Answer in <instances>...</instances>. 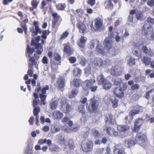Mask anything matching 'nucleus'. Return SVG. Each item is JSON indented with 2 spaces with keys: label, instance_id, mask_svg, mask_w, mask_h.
Returning <instances> with one entry per match:
<instances>
[{
  "label": "nucleus",
  "instance_id": "25",
  "mask_svg": "<svg viewBox=\"0 0 154 154\" xmlns=\"http://www.w3.org/2000/svg\"><path fill=\"white\" fill-rule=\"evenodd\" d=\"M35 51V48H31L29 45H27L26 48V56H27L28 57H30L31 54Z\"/></svg>",
  "mask_w": 154,
  "mask_h": 154
},
{
  "label": "nucleus",
  "instance_id": "9",
  "mask_svg": "<svg viewBox=\"0 0 154 154\" xmlns=\"http://www.w3.org/2000/svg\"><path fill=\"white\" fill-rule=\"evenodd\" d=\"M33 25L35 26V29L33 27L29 28L30 32L32 33V36H36L38 33L41 34L42 32V31L39 28L38 22L37 21H34Z\"/></svg>",
  "mask_w": 154,
  "mask_h": 154
},
{
  "label": "nucleus",
  "instance_id": "63",
  "mask_svg": "<svg viewBox=\"0 0 154 154\" xmlns=\"http://www.w3.org/2000/svg\"><path fill=\"white\" fill-rule=\"evenodd\" d=\"M147 5L151 7L154 6V0H149L147 2Z\"/></svg>",
  "mask_w": 154,
  "mask_h": 154
},
{
  "label": "nucleus",
  "instance_id": "39",
  "mask_svg": "<svg viewBox=\"0 0 154 154\" xmlns=\"http://www.w3.org/2000/svg\"><path fill=\"white\" fill-rule=\"evenodd\" d=\"M95 26L97 29H99L102 26L103 23L100 19H96L95 20Z\"/></svg>",
  "mask_w": 154,
  "mask_h": 154
},
{
  "label": "nucleus",
  "instance_id": "49",
  "mask_svg": "<svg viewBox=\"0 0 154 154\" xmlns=\"http://www.w3.org/2000/svg\"><path fill=\"white\" fill-rule=\"evenodd\" d=\"M140 88V86L137 84H133L131 87V89L133 91H137Z\"/></svg>",
  "mask_w": 154,
  "mask_h": 154
},
{
  "label": "nucleus",
  "instance_id": "32",
  "mask_svg": "<svg viewBox=\"0 0 154 154\" xmlns=\"http://www.w3.org/2000/svg\"><path fill=\"white\" fill-rule=\"evenodd\" d=\"M74 76L75 77L80 76L81 74L82 70L79 68H75L72 70Z\"/></svg>",
  "mask_w": 154,
  "mask_h": 154
},
{
  "label": "nucleus",
  "instance_id": "7",
  "mask_svg": "<svg viewBox=\"0 0 154 154\" xmlns=\"http://www.w3.org/2000/svg\"><path fill=\"white\" fill-rule=\"evenodd\" d=\"M93 145L92 141L90 140L86 142L85 141H82L81 143V146L84 152H88L92 150Z\"/></svg>",
  "mask_w": 154,
  "mask_h": 154
},
{
  "label": "nucleus",
  "instance_id": "20",
  "mask_svg": "<svg viewBox=\"0 0 154 154\" xmlns=\"http://www.w3.org/2000/svg\"><path fill=\"white\" fill-rule=\"evenodd\" d=\"M48 3L46 2L45 0H43L41 2L40 8L44 12L45 14L46 11L48 10Z\"/></svg>",
  "mask_w": 154,
  "mask_h": 154
},
{
  "label": "nucleus",
  "instance_id": "8",
  "mask_svg": "<svg viewBox=\"0 0 154 154\" xmlns=\"http://www.w3.org/2000/svg\"><path fill=\"white\" fill-rule=\"evenodd\" d=\"M52 16L53 17L52 20V28H56L57 29L60 24V23H58V21L60 20H61V18L60 16L57 13H53L52 14Z\"/></svg>",
  "mask_w": 154,
  "mask_h": 154
},
{
  "label": "nucleus",
  "instance_id": "5",
  "mask_svg": "<svg viewBox=\"0 0 154 154\" xmlns=\"http://www.w3.org/2000/svg\"><path fill=\"white\" fill-rule=\"evenodd\" d=\"M127 85L126 83H123L122 87H116L113 90V93L115 96L119 99L123 97L124 96V91L127 89Z\"/></svg>",
  "mask_w": 154,
  "mask_h": 154
},
{
  "label": "nucleus",
  "instance_id": "3",
  "mask_svg": "<svg viewBox=\"0 0 154 154\" xmlns=\"http://www.w3.org/2000/svg\"><path fill=\"white\" fill-rule=\"evenodd\" d=\"M151 30H152V26H150L149 24L145 23L143 27L142 32L145 35L146 38L150 41H154V32H152L150 33V35L149 36V32Z\"/></svg>",
  "mask_w": 154,
  "mask_h": 154
},
{
  "label": "nucleus",
  "instance_id": "4",
  "mask_svg": "<svg viewBox=\"0 0 154 154\" xmlns=\"http://www.w3.org/2000/svg\"><path fill=\"white\" fill-rule=\"evenodd\" d=\"M99 106L98 101L94 98H92L90 100L87 108L90 112L96 113L98 112Z\"/></svg>",
  "mask_w": 154,
  "mask_h": 154
},
{
  "label": "nucleus",
  "instance_id": "19",
  "mask_svg": "<svg viewBox=\"0 0 154 154\" xmlns=\"http://www.w3.org/2000/svg\"><path fill=\"white\" fill-rule=\"evenodd\" d=\"M58 87L60 89L63 88L65 86V80L64 78H59L57 82Z\"/></svg>",
  "mask_w": 154,
  "mask_h": 154
},
{
  "label": "nucleus",
  "instance_id": "40",
  "mask_svg": "<svg viewBox=\"0 0 154 154\" xmlns=\"http://www.w3.org/2000/svg\"><path fill=\"white\" fill-rule=\"evenodd\" d=\"M51 67L52 70L54 71L56 70L58 68V64L55 61H51Z\"/></svg>",
  "mask_w": 154,
  "mask_h": 154
},
{
  "label": "nucleus",
  "instance_id": "53",
  "mask_svg": "<svg viewBox=\"0 0 154 154\" xmlns=\"http://www.w3.org/2000/svg\"><path fill=\"white\" fill-rule=\"evenodd\" d=\"M49 149L51 150L52 152H55L57 151L58 149V146H57L55 145H51L50 146H49Z\"/></svg>",
  "mask_w": 154,
  "mask_h": 154
},
{
  "label": "nucleus",
  "instance_id": "34",
  "mask_svg": "<svg viewBox=\"0 0 154 154\" xmlns=\"http://www.w3.org/2000/svg\"><path fill=\"white\" fill-rule=\"evenodd\" d=\"M117 130L120 132H124L129 129V127L126 125H119L117 126Z\"/></svg>",
  "mask_w": 154,
  "mask_h": 154
},
{
  "label": "nucleus",
  "instance_id": "55",
  "mask_svg": "<svg viewBox=\"0 0 154 154\" xmlns=\"http://www.w3.org/2000/svg\"><path fill=\"white\" fill-rule=\"evenodd\" d=\"M154 89H151L149 91H147L145 96V97L148 100L149 97H150V93H152L154 91Z\"/></svg>",
  "mask_w": 154,
  "mask_h": 154
},
{
  "label": "nucleus",
  "instance_id": "59",
  "mask_svg": "<svg viewBox=\"0 0 154 154\" xmlns=\"http://www.w3.org/2000/svg\"><path fill=\"white\" fill-rule=\"evenodd\" d=\"M96 0H88L87 2L88 4L89 5L91 6H93L95 4Z\"/></svg>",
  "mask_w": 154,
  "mask_h": 154
},
{
  "label": "nucleus",
  "instance_id": "37",
  "mask_svg": "<svg viewBox=\"0 0 154 154\" xmlns=\"http://www.w3.org/2000/svg\"><path fill=\"white\" fill-rule=\"evenodd\" d=\"M91 132L93 136L95 138H99L100 136V134L99 131L94 129H93L91 130Z\"/></svg>",
  "mask_w": 154,
  "mask_h": 154
},
{
  "label": "nucleus",
  "instance_id": "29",
  "mask_svg": "<svg viewBox=\"0 0 154 154\" xmlns=\"http://www.w3.org/2000/svg\"><path fill=\"white\" fill-rule=\"evenodd\" d=\"M137 108L138 109L137 110H133L131 111L130 112L131 116H134L135 115L139 113L140 112H143V107L142 106H139Z\"/></svg>",
  "mask_w": 154,
  "mask_h": 154
},
{
  "label": "nucleus",
  "instance_id": "23",
  "mask_svg": "<svg viewBox=\"0 0 154 154\" xmlns=\"http://www.w3.org/2000/svg\"><path fill=\"white\" fill-rule=\"evenodd\" d=\"M113 129L114 128L107 126L106 124H105L103 130L106 132L108 135L110 136H112Z\"/></svg>",
  "mask_w": 154,
  "mask_h": 154
},
{
  "label": "nucleus",
  "instance_id": "17",
  "mask_svg": "<svg viewBox=\"0 0 154 154\" xmlns=\"http://www.w3.org/2000/svg\"><path fill=\"white\" fill-rule=\"evenodd\" d=\"M78 112L81 113L82 117H84L85 119L86 117V112L84 105L81 104L78 106Z\"/></svg>",
  "mask_w": 154,
  "mask_h": 154
},
{
  "label": "nucleus",
  "instance_id": "54",
  "mask_svg": "<svg viewBox=\"0 0 154 154\" xmlns=\"http://www.w3.org/2000/svg\"><path fill=\"white\" fill-rule=\"evenodd\" d=\"M49 33H48L47 30H45L43 31L42 35H41V37L44 39H46L47 38V35H48Z\"/></svg>",
  "mask_w": 154,
  "mask_h": 154
},
{
  "label": "nucleus",
  "instance_id": "36",
  "mask_svg": "<svg viewBox=\"0 0 154 154\" xmlns=\"http://www.w3.org/2000/svg\"><path fill=\"white\" fill-rule=\"evenodd\" d=\"M105 48H103L102 45H100V43L97 46L96 50L99 53L101 54H104L105 52Z\"/></svg>",
  "mask_w": 154,
  "mask_h": 154
},
{
  "label": "nucleus",
  "instance_id": "64",
  "mask_svg": "<svg viewBox=\"0 0 154 154\" xmlns=\"http://www.w3.org/2000/svg\"><path fill=\"white\" fill-rule=\"evenodd\" d=\"M110 60L109 59H106L103 62V65L106 66H108L110 64Z\"/></svg>",
  "mask_w": 154,
  "mask_h": 154
},
{
  "label": "nucleus",
  "instance_id": "21",
  "mask_svg": "<svg viewBox=\"0 0 154 154\" xmlns=\"http://www.w3.org/2000/svg\"><path fill=\"white\" fill-rule=\"evenodd\" d=\"M78 28L79 29V32L81 33H84L86 30V26L83 23L79 22L77 24Z\"/></svg>",
  "mask_w": 154,
  "mask_h": 154
},
{
  "label": "nucleus",
  "instance_id": "26",
  "mask_svg": "<svg viewBox=\"0 0 154 154\" xmlns=\"http://www.w3.org/2000/svg\"><path fill=\"white\" fill-rule=\"evenodd\" d=\"M86 39L85 38L84 36H82L80 38L79 41L78 43V45L81 48H84L86 42Z\"/></svg>",
  "mask_w": 154,
  "mask_h": 154
},
{
  "label": "nucleus",
  "instance_id": "46",
  "mask_svg": "<svg viewBox=\"0 0 154 154\" xmlns=\"http://www.w3.org/2000/svg\"><path fill=\"white\" fill-rule=\"evenodd\" d=\"M111 100L113 107L114 108L117 107L118 106V100L115 98L114 99H111Z\"/></svg>",
  "mask_w": 154,
  "mask_h": 154
},
{
  "label": "nucleus",
  "instance_id": "47",
  "mask_svg": "<svg viewBox=\"0 0 154 154\" xmlns=\"http://www.w3.org/2000/svg\"><path fill=\"white\" fill-rule=\"evenodd\" d=\"M91 43L90 48L91 49L94 48L95 47V45H97V46L100 43L96 39L91 41Z\"/></svg>",
  "mask_w": 154,
  "mask_h": 154
},
{
  "label": "nucleus",
  "instance_id": "48",
  "mask_svg": "<svg viewBox=\"0 0 154 154\" xmlns=\"http://www.w3.org/2000/svg\"><path fill=\"white\" fill-rule=\"evenodd\" d=\"M53 56L55 60L58 62L59 61L60 63H61V61H60L61 59V57L58 53H54L53 54Z\"/></svg>",
  "mask_w": 154,
  "mask_h": 154
},
{
  "label": "nucleus",
  "instance_id": "31",
  "mask_svg": "<svg viewBox=\"0 0 154 154\" xmlns=\"http://www.w3.org/2000/svg\"><path fill=\"white\" fill-rule=\"evenodd\" d=\"M53 116L57 119H61L63 116V114L59 111H55L53 113Z\"/></svg>",
  "mask_w": 154,
  "mask_h": 154
},
{
  "label": "nucleus",
  "instance_id": "57",
  "mask_svg": "<svg viewBox=\"0 0 154 154\" xmlns=\"http://www.w3.org/2000/svg\"><path fill=\"white\" fill-rule=\"evenodd\" d=\"M136 17L137 20H141L143 17V15L141 12H138L136 13Z\"/></svg>",
  "mask_w": 154,
  "mask_h": 154
},
{
  "label": "nucleus",
  "instance_id": "62",
  "mask_svg": "<svg viewBox=\"0 0 154 154\" xmlns=\"http://www.w3.org/2000/svg\"><path fill=\"white\" fill-rule=\"evenodd\" d=\"M141 128V127L134 125L133 131L136 132H138V131Z\"/></svg>",
  "mask_w": 154,
  "mask_h": 154
},
{
  "label": "nucleus",
  "instance_id": "56",
  "mask_svg": "<svg viewBox=\"0 0 154 154\" xmlns=\"http://www.w3.org/2000/svg\"><path fill=\"white\" fill-rule=\"evenodd\" d=\"M135 59L133 58L132 57L130 58L128 60V63L129 65L132 66L135 64Z\"/></svg>",
  "mask_w": 154,
  "mask_h": 154
},
{
  "label": "nucleus",
  "instance_id": "43",
  "mask_svg": "<svg viewBox=\"0 0 154 154\" xmlns=\"http://www.w3.org/2000/svg\"><path fill=\"white\" fill-rule=\"evenodd\" d=\"M34 108L33 111V115L35 117L39 116L38 113L40 111V107L39 106L34 107Z\"/></svg>",
  "mask_w": 154,
  "mask_h": 154
},
{
  "label": "nucleus",
  "instance_id": "58",
  "mask_svg": "<svg viewBox=\"0 0 154 154\" xmlns=\"http://www.w3.org/2000/svg\"><path fill=\"white\" fill-rule=\"evenodd\" d=\"M122 82V80L120 79H115L114 81V84L117 85H119V87H121L120 84Z\"/></svg>",
  "mask_w": 154,
  "mask_h": 154
},
{
  "label": "nucleus",
  "instance_id": "11",
  "mask_svg": "<svg viewBox=\"0 0 154 154\" xmlns=\"http://www.w3.org/2000/svg\"><path fill=\"white\" fill-rule=\"evenodd\" d=\"M110 73L112 76H116L120 75L122 72L119 66L116 65L112 66L110 69Z\"/></svg>",
  "mask_w": 154,
  "mask_h": 154
},
{
  "label": "nucleus",
  "instance_id": "2",
  "mask_svg": "<svg viewBox=\"0 0 154 154\" xmlns=\"http://www.w3.org/2000/svg\"><path fill=\"white\" fill-rule=\"evenodd\" d=\"M37 88L35 89V91L36 93H38L40 91L42 93L39 94V97L41 99L40 104L45 105L46 104V100L47 96L45 94L46 93V91L49 89V87L48 85H46L45 87L41 88L40 82L37 83Z\"/></svg>",
  "mask_w": 154,
  "mask_h": 154
},
{
  "label": "nucleus",
  "instance_id": "38",
  "mask_svg": "<svg viewBox=\"0 0 154 154\" xmlns=\"http://www.w3.org/2000/svg\"><path fill=\"white\" fill-rule=\"evenodd\" d=\"M94 63L95 65L99 67L102 66L103 65V60L100 58H97L94 61Z\"/></svg>",
  "mask_w": 154,
  "mask_h": 154
},
{
  "label": "nucleus",
  "instance_id": "13",
  "mask_svg": "<svg viewBox=\"0 0 154 154\" xmlns=\"http://www.w3.org/2000/svg\"><path fill=\"white\" fill-rule=\"evenodd\" d=\"M104 120L106 123L105 124L108 123L110 125H114L116 122L115 119L114 118L113 115L111 113L106 114Z\"/></svg>",
  "mask_w": 154,
  "mask_h": 154
},
{
  "label": "nucleus",
  "instance_id": "45",
  "mask_svg": "<svg viewBox=\"0 0 154 154\" xmlns=\"http://www.w3.org/2000/svg\"><path fill=\"white\" fill-rule=\"evenodd\" d=\"M57 101H52L50 103L51 109L52 110L55 109L57 106Z\"/></svg>",
  "mask_w": 154,
  "mask_h": 154
},
{
  "label": "nucleus",
  "instance_id": "15",
  "mask_svg": "<svg viewBox=\"0 0 154 154\" xmlns=\"http://www.w3.org/2000/svg\"><path fill=\"white\" fill-rule=\"evenodd\" d=\"M103 45L106 49L109 50L112 47V41L110 38H106L104 40Z\"/></svg>",
  "mask_w": 154,
  "mask_h": 154
},
{
  "label": "nucleus",
  "instance_id": "33",
  "mask_svg": "<svg viewBox=\"0 0 154 154\" xmlns=\"http://www.w3.org/2000/svg\"><path fill=\"white\" fill-rule=\"evenodd\" d=\"M78 88H75L72 90L71 93L69 94V98L70 99L76 96L79 91Z\"/></svg>",
  "mask_w": 154,
  "mask_h": 154
},
{
  "label": "nucleus",
  "instance_id": "6",
  "mask_svg": "<svg viewBox=\"0 0 154 154\" xmlns=\"http://www.w3.org/2000/svg\"><path fill=\"white\" fill-rule=\"evenodd\" d=\"M135 139L137 143L143 146V144L146 143L147 140V138L146 134L142 132H139L137 133Z\"/></svg>",
  "mask_w": 154,
  "mask_h": 154
},
{
  "label": "nucleus",
  "instance_id": "16",
  "mask_svg": "<svg viewBox=\"0 0 154 154\" xmlns=\"http://www.w3.org/2000/svg\"><path fill=\"white\" fill-rule=\"evenodd\" d=\"M142 51L143 52L147 55L152 57L154 55V53L152 49L150 48L148 49L146 46H143L142 48Z\"/></svg>",
  "mask_w": 154,
  "mask_h": 154
},
{
  "label": "nucleus",
  "instance_id": "14",
  "mask_svg": "<svg viewBox=\"0 0 154 154\" xmlns=\"http://www.w3.org/2000/svg\"><path fill=\"white\" fill-rule=\"evenodd\" d=\"M63 45L64 46L63 51L68 56H70L73 53V49L71 47L70 43L69 42L64 44Z\"/></svg>",
  "mask_w": 154,
  "mask_h": 154
},
{
  "label": "nucleus",
  "instance_id": "18",
  "mask_svg": "<svg viewBox=\"0 0 154 154\" xmlns=\"http://www.w3.org/2000/svg\"><path fill=\"white\" fill-rule=\"evenodd\" d=\"M125 145L128 148H131L132 146L137 143L135 139H128L125 141Z\"/></svg>",
  "mask_w": 154,
  "mask_h": 154
},
{
  "label": "nucleus",
  "instance_id": "61",
  "mask_svg": "<svg viewBox=\"0 0 154 154\" xmlns=\"http://www.w3.org/2000/svg\"><path fill=\"white\" fill-rule=\"evenodd\" d=\"M48 60L47 57L45 56L43 57L42 62L44 64H47L48 63Z\"/></svg>",
  "mask_w": 154,
  "mask_h": 154
},
{
  "label": "nucleus",
  "instance_id": "51",
  "mask_svg": "<svg viewBox=\"0 0 154 154\" xmlns=\"http://www.w3.org/2000/svg\"><path fill=\"white\" fill-rule=\"evenodd\" d=\"M69 32L68 31H65L63 32L60 38V40H62L65 39L68 36Z\"/></svg>",
  "mask_w": 154,
  "mask_h": 154
},
{
  "label": "nucleus",
  "instance_id": "42",
  "mask_svg": "<svg viewBox=\"0 0 154 154\" xmlns=\"http://www.w3.org/2000/svg\"><path fill=\"white\" fill-rule=\"evenodd\" d=\"M103 85V88L107 90L111 88L112 84L106 80Z\"/></svg>",
  "mask_w": 154,
  "mask_h": 154
},
{
  "label": "nucleus",
  "instance_id": "35",
  "mask_svg": "<svg viewBox=\"0 0 154 154\" xmlns=\"http://www.w3.org/2000/svg\"><path fill=\"white\" fill-rule=\"evenodd\" d=\"M66 7V5L64 3L58 4L56 6V9L58 11H63Z\"/></svg>",
  "mask_w": 154,
  "mask_h": 154
},
{
  "label": "nucleus",
  "instance_id": "52",
  "mask_svg": "<svg viewBox=\"0 0 154 154\" xmlns=\"http://www.w3.org/2000/svg\"><path fill=\"white\" fill-rule=\"evenodd\" d=\"M39 3V2L36 0H33L31 2V5L32 6H33L34 8H36Z\"/></svg>",
  "mask_w": 154,
  "mask_h": 154
},
{
  "label": "nucleus",
  "instance_id": "12",
  "mask_svg": "<svg viewBox=\"0 0 154 154\" xmlns=\"http://www.w3.org/2000/svg\"><path fill=\"white\" fill-rule=\"evenodd\" d=\"M36 42L35 39H32L31 40V46H35V49H37L35 51V53L41 54L43 51V46L41 44L39 43H37Z\"/></svg>",
  "mask_w": 154,
  "mask_h": 154
},
{
  "label": "nucleus",
  "instance_id": "28",
  "mask_svg": "<svg viewBox=\"0 0 154 154\" xmlns=\"http://www.w3.org/2000/svg\"><path fill=\"white\" fill-rule=\"evenodd\" d=\"M46 142L47 144L50 146L51 145L52 142L50 140H47L46 139H40L38 141V143L39 145H42L45 143Z\"/></svg>",
  "mask_w": 154,
  "mask_h": 154
},
{
  "label": "nucleus",
  "instance_id": "22",
  "mask_svg": "<svg viewBox=\"0 0 154 154\" xmlns=\"http://www.w3.org/2000/svg\"><path fill=\"white\" fill-rule=\"evenodd\" d=\"M33 96L34 98L32 101V106L33 107L37 106H36L39 103V100L38 95L36 93H34L33 94Z\"/></svg>",
  "mask_w": 154,
  "mask_h": 154
},
{
  "label": "nucleus",
  "instance_id": "10",
  "mask_svg": "<svg viewBox=\"0 0 154 154\" xmlns=\"http://www.w3.org/2000/svg\"><path fill=\"white\" fill-rule=\"evenodd\" d=\"M67 100L66 99H62L61 101L62 106L60 108L61 110L64 113H67L69 112L72 109L71 106L68 104H66L65 106L64 105L66 103Z\"/></svg>",
  "mask_w": 154,
  "mask_h": 154
},
{
  "label": "nucleus",
  "instance_id": "30",
  "mask_svg": "<svg viewBox=\"0 0 154 154\" xmlns=\"http://www.w3.org/2000/svg\"><path fill=\"white\" fill-rule=\"evenodd\" d=\"M113 152L114 154H124L125 152L123 149L119 148L118 146H114Z\"/></svg>",
  "mask_w": 154,
  "mask_h": 154
},
{
  "label": "nucleus",
  "instance_id": "1",
  "mask_svg": "<svg viewBox=\"0 0 154 154\" xmlns=\"http://www.w3.org/2000/svg\"><path fill=\"white\" fill-rule=\"evenodd\" d=\"M82 81L81 79L74 78L70 81V85L71 86L76 88H79L82 85L83 90L86 92H88L89 90H91L92 92L97 91L98 87L97 85H94L96 82V81L94 79H91L86 80L83 82L82 84Z\"/></svg>",
  "mask_w": 154,
  "mask_h": 154
},
{
  "label": "nucleus",
  "instance_id": "50",
  "mask_svg": "<svg viewBox=\"0 0 154 154\" xmlns=\"http://www.w3.org/2000/svg\"><path fill=\"white\" fill-rule=\"evenodd\" d=\"M27 148V149L25 150L24 154H33L31 151L32 149V146L30 147L28 145Z\"/></svg>",
  "mask_w": 154,
  "mask_h": 154
},
{
  "label": "nucleus",
  "instance_id": "24",
  "mask_svg": "<svg viewBox=\"0 0 154 154\" xmlns=\"http://www.w3.org/2000/svg\"><path fill=\"white\" fill-rule=\"evenodd\" d=\"M106 79L105 78L103 75L101 74L97 78V80L99 85H103Z\"/></svg>",
  "mask_w": 154,
  "mask_h": 154
},
{
  "label": "nucleus",
  "instance_id": "60",
  "mask_svg": "<svg viewBox=\"0 0 154 154\" xmlns=\"http://www.w3.org/2000/svg\"><path fill=\"white\" fill-rule=\"evenodd\" d=\"M69 61L71 63H75L76 61V59L75 57H71L69 58Z\"/></svg>",
  "mask_w": 154,
  "mask_h": 154
},
{
  "label": "nucleus",
  "instance_id": "44",
  "mask_svg": "<svg viewBox=\"0 0 154 154\" xmlns=\"http://www.w3.org/2000/svg\"><path fill=\"white\" fill-rule=\"evenodd\" d=\"M143 120L141 118H138L135 120L134 125L141 127L143 123Z\"/></svg>",
  "mask_w": 154,
  "mask_h": 154
},
{
  "label": "nucleus",
  "instance_id": "41",
  "mask_svg": "<svg viewBox=\"0 0 154 154\" xmlns=\"http://www.w3.org/2000/svg\"><path fill=\"white\" fill-rule=\"evenodd\" d=\"M142 62L145 65H148L150 64L151 59L147 57L144 56L143 57Z\"/></svg>",
  "mask_w": 154,
  "mask_h": 154
},
{
  "label": "nucleus",
  "instance_id": "27",
  "mask_svg": "<svg viewBox=\"0 0 154 154\" xmlns=\"http://www.w3.org/2000/svg\"><path fill=\"white\" fill-rule=\"evenodd\" d=\"M104 5L105 8L108 9H111L113 7V5L112 2L111 0H106L104 2Z\"/></svg>",
  "mask_w": 154,
  "mask_h": 154
}]
</instances>
